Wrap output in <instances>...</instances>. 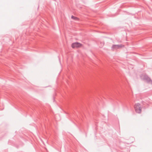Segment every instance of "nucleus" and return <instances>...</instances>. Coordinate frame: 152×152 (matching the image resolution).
I'll return each mask as SVG.
<instances>
[{
	"mask_svg": "<svg viewBox=\"0 0 152 152\" xmlns=\"http://www.w3.org/2000/svg\"><path fill=\"white\" fill-rule=\"evenodd\" d=\"M134 109L136 113H140L142 111V107L140 104L138 103L134 105Z\"/></svg>",
	"mask_w": 152,
	"mask_h": 152,
	"instance_id": "1",
	"label": "nucleus"
},
{
	"mask_svg": "<svg viewBox=\"0 0 152 152\" xmlns=\"http://www.w3.org/2000/svg\"><path fill=\"white\" fill-rule=\"evenodd\" d=\"M83 46V45L82 44L78 42L73 43L71 45V47L73 48H80L82 47Z\"/></svg>",
	"mask_w": 152,
	"mask_h": 152,
	"instance_id": "2",
	"label": "nucleus"
},
{
	"mask_svg": "<svg viewBox=\"0 0 152 152\" xmlns=\"http://www.w3.org/2000/svg\"><path fill=\"white\" fill-rule=\"evenodd\" d=\"M124 47V45H113L112 48L113 49H117L120 48Z\"/></svg>",
	"mask_w": 152,
	"mask_h": 152,
	"instance_id": "3",
	"label": "nucleus"
},
{
	"mask_svg": "<svg viewBox=\"0 0 152 152\" xmlns=\"http://www.w3.org/2000/svg\"><path fill=\"white\" fill-rule=\"evenodd\" d=\"M144 80L145 82L149 83H152V81L151 80V79L147 76H145L144 78Z\"/></svg>",
	"mask_w": 152,
	"mask_h": 152,
	"instance_id": "4",
	"label": "nucleus"
},
{
	"mask_svg": "<svg viewBox=\"0 0 152 152\" xmlns=\"http://www.w3.org/2000/svg\"><path fill=\"white\" fill-rule=\"evenodd\" d=\"M71 18L73 19L74 20H79V19L77 17H75L73 16H71Z\"/></svg>",
	"mask_w": 152,
	"mask_h": 152,
	"instance_id": "5",
	"label": "nucleus"
}]
</instances>
